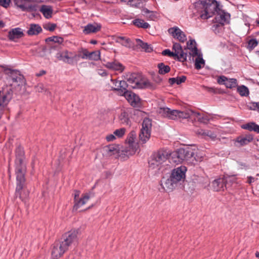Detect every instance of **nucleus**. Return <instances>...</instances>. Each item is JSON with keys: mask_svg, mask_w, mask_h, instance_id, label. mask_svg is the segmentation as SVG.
<instances>
[{"mask_svg": "<svg viewBox=\"0 0 259 259\" xmlns=\"http://www.w3.org/2000/svg\"><path fill=\"white\" fill-rule=\"evenodd\" d=\"M187 170V167L183 165L173 169L168 178L162 179L161 186L167 192L172 191L185 180Z\"/></svg>", "mask_w": 259, "mask_h": 259, "instance_id": "nucleus-1", "label": "nucleus"}, {"mask_svg": "<svg viewBox=\"0 0 259 259\" xmlns=\"http://www.w3.org/2000/svg\"><path fill=\"white\" fill-rule=\"evenodd\" d=\"M169 150L162 148L154 153L149 160V170L157 174L167 165L169 155Z\"/></svg>", "mask_w": 259, "mask_h": 259, "instance_id": "nucleus-2", "label": "nucleus"}, {"mask_svg": "<svg viewBox=\"0 0 259 259\" xmlns=\"http://www.w3.org/2000/svg\"><path fill=\"white\" fill-rule=\"evenodd\" d=\"M195 6L200 17L207 19L217 11L219 4L215 0H203L196 3Z\"/></svg>", "mask_w": 259, "mask_h": 259, "instance_id": "nucleus-3", "label": "nucleus"}, {"mask_svg": "<svg viewBox=\"0 0 259 259\" xmlns=\"http://www.w3.org/2000/svg\"><path fill=\"white\" fill-rule=\"evenodd\" d=\"M168 160L170 162L178 164L184 161L190 162L194 156L195 152L191 148H180L176 151L169 150Z\"/></svg>", "mask_w": 259, "mask_h": 259, "instance_id": "nucleus-4", "label": "nucleus"}, {"mask_svg": "<svg viewBox=\"0 0 259 259\" xmlns=\"http://www.w3.org/2000/svg\"><path fill=\"white\" fill-rule=\"evenodd\" d=\"M25 174L21 172L16 174L17 182L15 196L23 201L28 198L29 194V191L25 188Z\"/></svg>", "mask_w": 259, "mask_h": 259, "instance_id": "nucleus-5", "label": "nucleus"}, {"mask_svg": "<svg viewBox=\"0 0 259 259\" xmlns=\"http://www.w3.org/2000/svg\"><path fill=\"white\" fill-rule=\"evenodd\" d=\"M152 126V120L150 119L146 118L143 120L139 134V139L142 143H146L150 139Z\"/></svg>", "mask_w": 259, "mask_h": 259, "instance_id": "nucleus-6", "label": "nucleus"}, {"mask_svg": "<svg viewBox=\"0 0 259 259\" xmlns=\"http://www.w3.org/2000/svg\"><path fill=\"white\" fill-rule=\"evenodd\" d=\"M16 153V174L17 173H25L26 171V164L24 161V152L23 148L19 146L15 151Z\"/></svg>", "mask_w": 259, "mask_h": 259, "instance_id": "nucleus-7", "label": "nucleus"}, {"mask_svg": "<svg viewBox=\"0 0 259 259\" xmlns=\"http://www.w3.org/2000/svg\"><path fill=\"white\" fill-rule=\"evenodd\" d=\"M68 249L62 242L55 243L51 252L52 259H58Z\"/></svg>", "mask_w": 259, "mask_h": 259, "instance_id": "nucleus-8", "label": "nucleus"}, {"mask_svg": "<svg viewBox=\"0 0 259 259\" xmlns=\"http://www.w3.org/2000/svg\"><path fill=\"white\" fill-rule=\"evenodd\" d=\"M15 5L23 11H31L35 8L33 2L31 0H13Z\"/></svg>", "mask_w": 259, "mask_h": 259, "instance_id": "nucleus-9", "label": "nucleus"}, {"mask_svg": "<svg viewBox=\"0 0 259 259\" xmlns=\"http://www.w3.org/2000/svg\"><path fill=\"white\" fill-rule=\"evenodd\" d=\"M138 149V145H132L127 144L126 146L120 148L119 157L123 158H127L130 156L134 155Z\"/></svg>", "mask_w": 259, "mask_h": 259, "instance_id": "nucleus-10", "label": "nucleus"}, {"mask_svg": "<svg viewBox=\"0 0 259 259\" xmlns=\"http://www.w3.org/2000/svg\"><path fill=\"white\" fill-rule=\"evenodd\" d=\"M77 234L78 231L77 230H70L65 234L64 240L62 242L69 248V247L77 240Z\"/></svg>", "mask_w": 259, "mask_h": 259, "instance_id": "nucleus-11", "label": "nucleus"}, {"mask_svg": "<svg viewBox=\"0 0 259 259\" xmlns=\"http://www.w3.org/2000/svg\"><path fill=\"white\" fill-rule=\"evenodd\" d=\"M158 113L164 117L170 119H178V110H171L167 107H161L158 110Z\"/></svg>", "mask_w": 259, "mask_h": 259, "instance_id": "nucleus-12", "label": "nucleus"}, {"mask_svg": "<svg viewBox=\"0 0 259 259\" xmlns=\"http://www.w3.org/2000/svg\"><path fill=\"white\" fill-rule=\"evenodd\" d=\"M141 76L137 73H128L126 79L129 87L133 89H138Z\"/></svg>", "mask_w": 259, "mask_h": 259, "instance_id": "nucleus-13", "label": "nucleus"}, {"mask_svg": "<svg viewBox=\"0 0 259 259\" xmlns=\"http://www.w3.org/2000/svg\"><path fill=\"white\" fill-rule=\"evenodd\" d=\"M124 96L133 107H138L140 105L139 97L134 93L128 91H124Z\"/></svg>", "mask_w": 259, "mask_h": 259, "instance_id": "nucleus-14", "label": "nucleus"}, {"mask_svg": "<svg viewBox=\"0 0 259 259\" xmlns=\"http://www.w3.org/2000/svg\"><path fill=\"white\" fill-rule=\"evenodd\" d=\"M172 50L174 52V57L182 62L186 61L187 54L185 53L182 48V46L178 43H174L172 46Z\"/></svg>", "mask_w": 259, "mask_h": 259, "instance_id": "nucleus-15", "label": "nucleus"}, {"mask_svg": "<svg viewBox=\"0 0 259 259\" xmlns=\"http://www.w3.org/2000/svg\"><path fill=\"white\" fill-rule=\"evenodd\" d=\"M218 82L224 84L227 88H235L237 85V81L235 78H228L225 76H221L218 78Z\"/></svg>", "mask_w": 259, "mask_h": 259, "instance_id": "nucleus-16", "label": "nucleus"}, {"mask_svg": "<svg viewBox=\"0 0 259 259\" xmlns=\"http://www.w3.org/2000/svg\"><path fill=\"white\" fill-rule=\"evenodd\" d=\"M168 32L175 38L182 42H184L187 40L185 33L178 27L170 28L168 30Z\"/></svg>", "mask_w": 259, "mask_h": 259, "instance_id": "nucleus-17", "label": "nucleus"}, {"mask_svg": "<svg viewBox=\"0 0 259 259\" xmlns=\"http://www.w3.org/2000/svg\"><path fill=\"white\" fill-rule=\"evenodd\" d=\"M56 57L60 60H62L63 61L68 63H70L73 59L76 58L78 56L76 55H73L71 52L67 51H64L58 53L56 55Z\"/></svg>", "mask_w": 259, "mask_h": 259, "instance_id": "nucleus-18", "label": "nucleus"}, {"mask_svg": "<svg viewBox=\"0 0 259 259\" xmlns=\"http://www.w3.org/2000/svg\"><path fill=\"white\" fill-rule=\"evenodd\" d=\"M23 30L19 27L11 29L8 34V38L12 41H16L17 39L24 36Z\"/></svg>", "mask_w": 259, "mask_h": 259, "instance_id": "nucleus-19", "label": "nucleus"}, {"mask_svg": "<svg viewBox=\"0 0 259 259\" xmlns=\"http://www.w3.org/2000/svg\"><path fill=\"white\" fill-rule=\"evenodd\" d=\"M105 66L110 70L122 72L124 69V66L117 61L108 62L105 64Z\"/></svg>", "mask_w": 259, "mask_h": 259, "instance_id": "nucleus-20", "label": "nucleus"}, {"mask_svg": "<svg viewBox=\"0 0 259 259\" xmlns=\"http://www.w3.org/2000/svg\"><path fill=\"white\" fill-rule=\"evenodd\" d=\"M101 25L100 24L94 23L93 24L90 23L84 26L83 32L85 34L92 33H96L101 30Z\"/></svg>", "mask_w": 259, "mask_h": 259, "instance_id": "nucleus-21", "label": "nucleus"}, {"mask_svg": "<svg viewBox=\"0 0 259 259\" xmlns=\"http://www.w3.org/2000/svg\"><path fill=\"white\" fill-rule=\"evenodd\" d=\"M187 49L189 50V55L194 59L195 56L200 53L196 47V43L193 39L189 40L187 44Z\"/></svg>", "mask_w": 259, "mask_h": 259, "instance_id": "nucleus-22", "label": "nucleus"}, {"mask_svg": "<svg viewBox=\"0 0 259 259\" xmlns=\"http://www.w3.org/2000/svg\"><path fill=\"white\" fill-rule=\"evenodd\" d=\"M230 17V16L229 14L224 11H221L216 16L215 18V22L220 24L224 25L229 22Z\"/></svg>", "mask_w": 259, "mask_h": 259, "instance_id": "nucleus-23", "label": "nucleus"}, {"mask_svg": "<svg viewBox=\"0 0 259 259\" xmlns=\"http://www.w3.org/2000/svg\"><path fill=\"white\" fill-rule=\"evenodd\" d=\"M178 117L179 119H187L190 117L193 116H199L200 113L195 112L190 109H187L185 111L178 110Z\"/></svg>", "mask_w": 259, "mask_h": 259, "instance_id": "nucleus-24", "label": "nucleus"}, {"mask_svg": "<svg viewBox=\"0 0 259 259\" xmlns=\"http://www.w3.org/2000/svg\"><path fill=\"white\" fill-rule=\"evenodd\" d=\"M119 119L122 124L130 126L131 121L129 117V111L128 110H122L119 116Z\"/></svg>", "mask_w": 259, "mask_h": 259, "instance_id": "nucleus-25", "label": "nucleus"}, {"mask_svg": "<svg viewBox=\"0 0 259 259\" xmlns=\"http://www.w3.org/2000/svg\"><path fill=\"white\" fill-rule=\"evenodd\" d=\"M91 195L89 193L82 194L81 198L74 204V209H77L85 204L89 201Z\"/></svg>", "mask_w": 259, "mask_h": 259, "instance_id": "nucleus-26", "label": "nucleus"}, {"mask_svg": "<svg viewBox=\"0 0 259 259\" xmlns=\"http://www.w3.org/2000/svg\"><path fill=\"white\" fill-rule=\"evenodd\" d=\"M105 150L108 155H115L119 157L120 148L118 145H111L105 147Z\"/></svg>", "mask_w": 259, "mask_h": 259, "instance_id": "nucleus-27", "label": "nucleus"}, {"mask_svg": "<svg viewBox=\"0 0 259 259\" xmlns=\"http://www.w3.org/2000/svg\"><path fill=\"white\" fill-rule=\"evenodd\" d=\"M196 134L198 135H201V136H202L204 137H208V138H209V139L213 141H214L217 140V135L216 134H215L214 133L211 132V131H208V130H203V129H198L197 131H196Z\"/></svg>", "mask_w": 259, "mask_h": 259, "instance_id": "nucleus-28", "label": "nucleus"}, {"mask_svg": "<svg viewBox=\"0 0 259 259\" xmlns=\"http://www.w3.org/2000/svg\"><path fill=\"white\" fill-rule=\"evenodd\" d=\"M154 89L155 88L154 84L150 82L146 78L141 77L138 89Z\"/></svg>", "mask_w": 259, "mask_h": 259, "instance_id": "nucleus-29", "label": "nucleus"}, {"mask_svg": "<svg viewBox=\"0 0 259 259\" xmlns=\"http://www.w3.org/2000/svg\"><path fill=\"white\" fill-rule=\"evenodd\" d=\"M42 31V28L39 24H30L27 33L28 35H35Z\"/></svg>", "mask_w": 259, "mask_h": 259, "instance_id": "nucleus-30", "label": "nucleus"}, {"mask_svg": "<svg viewBox=\"0 0 259 259\" xmlns=\"http://www.w3.org/2000/svg\"><path fill=\"white\" fill-rule=\"evenodd\" d=\"M192 60L195 62V67L196 69L199 70L204 66L205 61L203 59L202 55L201 53L195 56L194 59Z\"/></svg>", "mask_w": 259, "mask_h": 259, "instance_id": "nucleus-31", "label": "nucleus"}, {"mask_svg": "<svg viewBox=\"0 0 259 259\" xmlns=\"http://www.w3.org/2000/svg\"><path fill=\"white\" fill-rule=\"evenodd\" d=\"M224 183H225L224 179H218L214 180L212 183V187L213 189L215 191H220L224 190Z\"/></svg>", "mask_w": 259, "mask_h": 259, "instance_id": "nucleus-32", "label": "nucleus"}, {"mask_svg": "<svg viewBox=\"0 0 259 259\" xmlns=\"http://www.w3.org/2000/svg\"><path fill=\"white\" fill-rule=\"evenodd\" d=\"M39 11L47 19H49L52 17L53 10L52 7L50 6L42 5L40 7Z\"/></svg>", "mask_w": 259, "mask_h": 259, "instance_id": "nucleus-33", "label": "nucleus"}, {"mask_svg": "<svg viewBox=\"0 0 259 259\" xmlns=\"http://www.w3.org/2000/svg\"><path fill=\"white\" fill-rule=\"evenodd\" d=\"M253 140V138L250 136H246L244 137H238L235 140V142L238 143L239 146H242L246 145L251 142Z\"/></svg>", "mask_w": 259, "mask_h": 259, "instance_id": "nucleus-34", "label": "nucleus"}, {"mask_svg": "<svg viewBox=\"0 0 259 259\" xmlns=\"http://www.w3.org/2000/svg\"><path fill=\"white\" fill-rule=\"evenodd\" d=\"M115 41L127 48H131L133 46V44L131 40L129 38L123 36L116 37L115 38Z\"/></svg>", "mask_w": 259, "mask_h": 259, "instance_id": "nucleus-35", "label": "nucleus"}, {"mask_svg": "<svg viewBox=\"0 0 259 259\" xmlns=\"http://www.w3.org/2000/svg\"><path fill=\"white\" fill-rule=\"evenodd\" d=\"M241 127L249 131H254L259 133V125L254 122L247 123L241 125Z\"/></svg>", "mask_w": 259, "mask_h": 259, "instance_id": "nucleus-36", "label": "nucleus"}, {"mask_svg": "<svg viewBox=\"0 0 259 259\" xmlns=\"http://www.w3.org/2000/svg\"><path fill=\"white\" fill-rule=\"evenodd\" d=\"M136 139V133L134 131H132L129 133L126 140V144L132 145H138L135 142Z\"/></svg>", "mask_w": 259, "mask_h": 259, "instance_id": "nucleus-37", "label": "nucleus"}, {"mask_svg": "<svg viewBox=\"0 0 259 259\" xmlns=\"http://www.w3.org/2000/svg\"><path fill=\"white\" fill-rule=\"evenodd\" d=\"M186 79V76H182L180 77L170 78L168 80V82L171 85H172L175 83L180 84L182 82H184Z\"/></svg>", "mask_w": 259, "mask_h": 259, "instance_id": "nucleus-38", "label": "nucleus"}, {"mask_svg": "<svg viewBox=\"0 0 259 259\" xmlns=\"http://www.w3.org/2000/svg\"><path fill=\"white\" fill-rule=\"evenodd\" d=\"M133 24L137 26L138 27L143 28H148L150 27V25L145 22L144 20L142 19H135L133 21Z\"/></svg>", "mask_w": 259, "mask_h": 259, "instance_id": "nucleus-39", "label": "nucleus"}, {"mask_svg": "<svg viewBox=\"0 0 259 259\" xmlns=\"http://www.w3.org/2000/svg\"><path fill=\"white\" fill-rule=\"evenodd\" d=\"M11 99V95L10 93L4 94L0 98V106L4 107L6 106Z\"/></svg>", "mask_w": 259, "mask_h": 259, "instance_id": "nucleus-40", "label": "nucleus"}, {"mask_svg": "<svg viewBox=\"0 0 259 259\" xmlns=\"http://www.w3.org/2000/svg\"><path fill=\"white\" fill-rule=\"evenodd\" d=\"M136 41L138 45L141 47V48L146 52H150L152 50V47L147 43L144 42L139 39H137Z\"/></svg>", "mask_w": 259, "mask_h": 259, "instance_id": "nucleus-41", "label": "nucleus"}, {"mask_svg": "<svg viewBox=\"0 0 259 259\" xmlns=\"http://www.w3.org/2000/svg\"><path fill=\"white\" fill-rule=\"evenodd\" d=\"M143 15L149 20H154L157 17L155 12L150 11L147 9L143 10Z\"/></svg>", "mask_w": 259, "mask_h": 259, "instance_id": "nucleus-42", "label": "nucleus"}, {"mask_svg": "<svg viewBox=\"0 0 259 259\" xmlns=\"http://www.w3.org/2000/svg\"><path fill=\"white\" fill-rule=\"evenodd\" d=\"M159 69V73L161 74H164L168 73L170 71V67L168 65H165L163 63H161L158 65Z\"/></svg>", "mask_w": 259, "mask_h": 259, "instance_id": "nucleus-43", "label": "nucleus"}, {"mask_svg": "<svg viewBox=\"0 0 259 259\" xmlns=\"http://www.w3.org/2000/svg\"><path fill=\"white\" fill-rule=\"evenodd\" d=\"M237 91L241 96H247L249 95L248 89L244 85L238 87Z\"/></svg>", "mask_w": 259, "mask_h": 259, "instance_id": "nucleus-44", "label": "nucleus"}, {"mask_svg": "<svg viewBox=\"0 0 259 259\" xmlns=\"http://www.w3.org/2000/svg\"><path fill=\"white\" fill-rule=\"evenodd\" d=\"M224 180L226 183L225 187H227V185L230 184L231 186L232 184L235 183L237 178L234 176H229L225 177Z\"/></svg>", "mask_w": 259, "mask_h": 259, "instance_id": "nucleus-45", "label": "nucleus"}, {"mask_svg": "<svg viewBox=\"0 0 259 259\" xmlns=\"http://www.w3.org/2000/svg\"><path fill=\"white\" fill-rule=\"evenodd\" d=\"M100 58V52L99 51H95L89 53V59L90 60L97 61Z\"/></svg>", "mask_w": 259, "mask_h": 259, "instance_id": "nucleus-46", "label": "nucleus"}, {"mask_svg": "<svg viewBox=\"0 0 259 259\" xmlns=\"http://www.w3.org/2000/svg\"><path fill=\"white\" fill-rule=\"evenodd\" d=\"M36 91L39 93L45 92L47 95H50V92L48 91L42 83H39L35 87Z\"/></svg>", "mask_w": 259, "mask_h": 259, "instance_id": "nucleus-47", "label": "nucleus"}, {"mask_svg": "<svg viewBox=\"0 0 259 259\" xmlns=\"http://www.w3.org/2000/svg\"><path fill=\"white\" fill-rule=\"evenodd\" d=\"M125 132V128L122 127L115 130L113 133L116 138H120L124 135Z\"/></svg>", "mask_w": 259, "mask_h": 259, "instance_id": "nucleus-48", "label": "nucleus"}, {"mask_svg": "<svg viewBox=\"0 0 259 259\" xmlns=\"http://www.w3.org/2000/svg\"><path fill=\"white\" fill-rule=\"evenodd\" d=\"M13 83L14 85L18 83V85H23L25 83V80L22 76H18L13 78Z\"/></svg>", "mask_w": 259, "mask_h": 259, "instance_id": "nucleus-49", "label": "nucleus"}, {"mask_svg": "<svg viewBox=\"0 0 259 259\" xmlns=\"http://www.w3.org/2000/svg\"><path fill=\"white\" fill-rule=\"evenodd\" d=\"M193 150L195 152L194 156L192 158L191 160L193 158L196 161H201L203 160L204 158V154L200 152H197L195 150L193 149Z\"/></svg>", "mask_w": 259, "mask_h": 259, "instance_id": "nucleus-50", "label": "nucleus"}, {"mask_svg": "<svg viewBox=\"0 0 259 259\" xmlns=\"http://www.w3.org/2000/svg\"><path fill=\"white\" fill-rule=\"evenodd\" d=\"M118 83L119 84V86H118V88H119V91L121 90L123 91V90H124V91H126V88L129 86L127 81H125L124 80L119 81V82Z\"/></svg>", "mask_w": 259, "mask_h": 259, "instance_id": "nucleus-51", "label": "nucleus"}, {"mask_svg": "<svg viewBox=\"0 0 259 259\" xmlns=\"http://www.w3.org/2000/svg\"><path fill=\"white\" fill-rule=\"evenodd\" d=\"M258 44V42L255 39H250L248 43V48L252 50Z\"/></svg>", "mask_w": 259, "mask_h": 259, "instance_id": "nucleus-52", "label": "nucleus"}, {"mask_svg": "<svg viewBox=\"0 0 259 259\" xmlns=\"http://www.w3.org/2000/svg\"><path fill=\"white\" fill-rule=\"evenodd\" d=\"M48 40L50 41H52L55 42H57L58 44H62L63 41V39L62 37H58V36H53L48 38Z\"/></svg>", "mask_w": 259, "mask_h": 259, "instance_id": "nucleus-53", "label": "nucleus"}, {"mask_svg": "<svg viewBox=\"0 0 259 259\" xmlns=\"http://www.w3.org/2000/svg\"><path fill=\"white\" fill-rule=\"evenodd\" d=\"M142 4V0H131L129 5L132 7H138Z\"/></svg>", "mask_w": 259, "mask_h": 259, "instance_id": "nucleus-54", "label": "nucleus"}, {"mask_svg": "<svg viewBox=\"0 0 259 259\" xmlns=\"http://www.w3.org/2000/svg\"><path fill=\"white\" fill-rule=\"evenodd\" d=\"M196 119H197L198 121H199L200 122L202 123H207L208 119L207 117V116H204L203 115H201L200 114V116H194Z\"/></svg>", "mask_w": 259, "mask_h": 259, "instance_id": "nucleus-55", "label": "nucleus"}, {"mask_svg": "<svg viewBox=\"0 0 259 259\" xmlns=\"http://www.w3.org/2000/svg\"><path fill=\"white\" fill-rule=\"evenodd\" d=\"M11 0H0V5L5 8L10 6Z\"/></svg>", "mask_w": 259, "mask_h": 259, "instance_id": "nucleus-56", "label": "nucleus"}, {"mask_svg": "<svg viewBox=\"0 0 259 259\" xmlns=\"http://www.w3.org/2000/svg\"><path fill=\"white\" fill-rule=\"evenodd\" d=\"M111 81L113 83V86L112 87V88L114 90L119 91V88H118V86H119V84L118 83L119 82V81L111 79Z\"/></svg>", "mask_w": 259, "mask_h": 259, "instance_id": "nucleus-57", "label": "nucleus"}, {"mask_svg": "<svg viewBox=\"0 0 259 259\" xmlns=\"http://www.w3.org/2000/svg\"><path fill=\"white\" fill-rule=\"evenodd\" d=\"M162 54L164 56H168L169 57H174V54L173 52H171L168 49L164 50L162 51Z\"/></svg>", "mask_w": 259, "mask_h": 259, "instance_id": "nucleus-58", "label": "nucleus"}, {"mask_svg": "<svg viewBox=\"0 0 259 259\" xmlns=\"http://www.w3.org/2000/svg\"><path fill=\"white\" fill-rule=\"evenodd\" d=\"M116 139L114 133L112 134L108 135L106 137V139L108 142H112L115 140Z\"/></svg>", "mask_w": 259, "mask_h": 259, "instance_id": "nucleus-59", "label": "nucleus"}, {"mask_svg": "<svg viewBox=\"0 0 259 259\" xmlns=\"http://www.w3.org/2000/svg\"><path fill=\"white\" fill-rule=\"evenodd\" d=\"M73 195H74V203H75L76 202V201H77L79 199L78 198H79V197L80 195V191H79L78 190H74Z\"/></svg>", "mask_w": 259, "mask_h": 259, "instance_id": "nucleus-60", "label": "nucleus"}, {"mask_svg": "<svg viewBox=\"0 0 259 259\" xmlns=\"http://www.w3.org/2000/svg\"><path fill=\"white\" fill-rule=\"evenodd\" d=\"M258 106H259L258 103H253L249 106V109L251 110H255L256 109L258 110Z\"/></svg>", "mask_w": 259, "mask_h": 259, "instance_id": "nucleus-61", "label": "nucleus"}, {"mask_svg": "<svg viewBox=\"0 0 259 259\" xmlns=\"http://www.w3.org/2000/svg\"><path fill=\"white\" fill-rule=\"evenodd\" d=\"M56 26V24H49L47 29L49 31H52L55 29Z\"/></svg>", "mask_w": 259, "mask_h": 259, "instance_id": "nucleus-62", "label": "nucleus"}, {"mask_svg": "<svg viewBox=\"0 0 259 259\" xmlns=\"http://www.w3.org/2000/svg\"><path fill=\"white\" fill-rule=\"evenodd\" d=\"M89 53H90L87 50H84L83 51V55L81 57L82 59H89Z\"/></svg>", "mask_w": 259, "mask_h": 259, "instance_id": "nucleus-63", "label": "nucleus"}, {"mask_svg": "<svg viewBox=\"0 0 259 259\" xmlns=\"http://www.w3.org/2000/svg\"><path fill=\"white\" fill-rule=\"evenodd\" d=\"M247 179H248L247 182L249 184H251L252 183L254 182L255 181L257 180V179H256L254 177H252L251 176L248 177Z\"/></svg>", "mask_w": 259, "mask_h": 259, "instance_id": "nucleus-64", "label": "nucleus"}]
</instances>
